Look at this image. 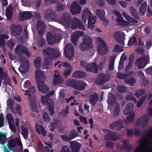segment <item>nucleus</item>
I'll return each instance as SVG.
<instances>
[{
  "mask_svg": "<svg viewBox=\"0 0 152 152\" xmlns=\"http://www.w3.org/2000/svg\"><path fill=\"white\" fill-rule=\"evenodd\" d=\"M43 53L48 56L44 57V62L46 65L49 64V61L51 60L59 57L61 54L60 52L57 51L55 49L49 47L43 50Z\"/></svg>",
  "mask_w": 152,
  "mask_h": 152,
  "instance_id": "1",
  "label": "nucleus"
},
{
  "mask_svg": "<svg viewBox=\"0 0 152 152\" xmlns=\"http://www.w3.org/2000/svg\"><path fill=\"white\" fill-rule=\"evenodd\" d=\"M66 84L67 86L79 91L84 90L86 86V84L85 82L75 80H68L66 82Z\"/></svg>",
  "mask_w": 152,
  "mask_h": 152,
  "instance_id": "2",
  "label": "nucleus"
},
{
  "mask_svg": "<svg viewBox=\"0 0 152 152\" xmlns=\"http://www.w3.org/2000/svg\"><path fill=\"white\" fill-rule=\"evenodd\" d=\"M93 47L92 39L87 36L84 37L82 42L79 45L80 50L82 51H88Z\"/></svg>",
  "mask_w": 152,
  "mask_h": 152,
  "instance_id": "3",
  "label": "nucleus"
},
{
  "mask_svg": "<svg viewBox=\"0 0 152 152\" xmlns=\"http://www.w3.org/2000/svg\"><path fill=\"white\" fill-rule=\"evenodd\" d=\"M110 77L108 75L101 73L96 79L95 83L98 85H102L110 80Z\"/></svg>",
  "mask_w": 152,
  "mask_h": 152,
  "instance_id": "4",
  "label": "nucleus"
},
{
  "mask_svg": "<svg viewBox=\"0 0 152 152\" xmlns=\"http://www.w3.org/2000/svg\"><path fill=\"white\" fill-rule=\"evenodd\" d=\"M72 18L69 13H64L59 20L60 23L67 27L70 26Z\"/></svg>",
  "mask_w": 152,
  "mask_h": 152,
  "instance_id": "5",
  "label": "nucleus"
},
{
  "mask_svg": "<svg viewBox=\"0 0 152 152\" xmlns=\"http://www.w3.org/2000/svg\"><path fill=\"white\" fill-rule=\"evenodd\" d=\"M15 50V53L19 56L23 54H25L28 57H29L30 56L29 51L27 48L21 44L17 45Z\"/></svg>",
  "mask_w": 152,
  "mask_h": 152,
  "instance_id": "6",
  "label": "nucleus"
},
{
  "mask_svg": "<svg viewBox=\"0 0 152 152\" xmlns=\"http://www.w3.org/2000/svg\"><path fill=\"white\" fill-rule=\"evenodd\" d=\"M99 41L100 42L98 45V52L101 55L106 54L108 51V48L104 40L100 37L98 38Z\"/></svg>",
  "mask_w": 152,
  "mask_h": 152,
  "instance_id": "7",
  "label": "nucleus"
},
{
  "mask_svg": "<svg viewBox=\"0 0 152 152\" xmlns=\"http://www.w3.org/2000/svg\"><path fill=\"white\" fill-rule=\"evenodd\" d=\"M65 56L70 60H72L74 55V48L72 45H67L64 50Z\"/></svg>",
  "mask_w": 152,
  "mask_h": 152,
  "instance_id": "8",
  "label": "nucleus"
},
{
  "mask_svg": "<svg viewBox=\"0 0 152 152\" xmlns=\"http://www.w3.org/2000/svg\"><path fill=\"white\" fill-rule=\"evenodd\" d=\"M71 28L74 29L78 28L83 31H85L86 30L81 21L77 17L74 18L72 22Z\"/></svg>",
  "mask_w": 152,
  "mask_h": 152,
  "instance_id": "9",
  "label": "nucleus"
},
{
  "mask_svg": "<svg viewBox=\"0 0 152 152\" xmlns=\"http://www.w3.org/2000/svg\"><path fill=\"white\" fill-rule=\"evenodd\" d=\"M56 12L53 10L47 9L44 13V17L47 20H52L55 19L56 17Z\"/></svg>",
  "mask_w": 152,
  "mask_h": 152,
  "instance_id": "10",
  "label": "nucleus"
},
{
  "mask_svg": "<svg viewBox=\"0 0 152 152\" xmlns=\"http://www.w3.org/2000/svg\"><path fill=\"white\" fill-rule=\"evenodd\" d=\"M10 30L12 35L14 36L20 35L22 32V28L20 25H12L11 26Z\"/></svg>",
  "mask_w": 152,
  "mask_h": 152,
  "instance_id": "11",
  "label": "nucleus"
},
{
  "mask_svg": "<svg viewBox=\"0 0 152 152\" xmlns=\"http://www.w3.org/2000/svg\"><path fill=\"white\" fill-rule=\"evenodd\" d=\"M96 12L97 16L103 22L105 26H107L108 24L109 20L104 17L105 15L104 10L102 9H97L96 11Z\"/></svg>",
  "mask_w": 152,
  "mask_h": 152,
  "instance_id": "12",
  "label": "nucleus"
},
{
  "mask_svg": "<svg viewBox=\"0 0 152 152\" xmlns=\"http://www.w3.org/2000/svg\"><path fill=\"white\" fill-rule=\"evenodd\" d=\"M70 11L72 14H80L81 11V8L77 2L74 1L71 5Z\"/></svg>",
  "mask_w": 152,
  "mask_h": 152,
  "instance_id": "13",
  "label": "nucleus"
},
{
  "mask_svg": "<svg viewBox=\"0 0 152 152\" xmlns=\"http://www.w3.org/2000/svg\"><path fill=\"white\" fill-rule=\"evenodd\" d=\"M84 34V32L82 31H78L73 32L71 37L72 42L76 46L77 44V42L78 39L80 37L83 36Z\"/></svg>",
  "mask_w": 152,
  "mask_h": 152,
  "instance_id": "14",
  "label": "nucleus"
},
{
  "mask_svg": "<svg viewBox=\"0 0 152 152\" xmlns=\"http://www.w3.org/2000/svg\"><path fill=\"white\" fill-rule=\"evenodd\" d=\"M125 34L124 32L120 33L118 31H115L114 34V37L115 40L119 44H123L124 45V41L125 39Z\"/></svg>",
  "mask_w": 152,
  "mask_h": 152,
  "instance_id": "15",
  "label": "nucleus"
},
{
  "mask_svg": "<svg viewBox=\"0 0 152 152\" xmlns=\"http://www.w3.org/2000/svg\"><path fill=\"white\" fill-rule=\"evenodd\" d=\"M123 123L121 120L119 119L113 122L109 126L110 128L115 130H118L123 128Z\"/></svg>",
  "mask_w": 152,
  "mask_h": 152,
  "instance_id": "16",
  "label": "nucleus"
},
{
  "mask_svg": "<svg viewBox=\"0 0 152 152\" xmlns=\"http://www.w3.org/2000/svg\"><path fill=\"white\" fill-rule=\"evenodd\" d=\"M45 27V25L42 21H38L37 22L36 28L39 35L42 36L44 34Z\"/></svg>",
  "mask_w": 152,
  "mask_h": 152,
  "instance_id": "17",
  "label": "nucleus"
},
{
  "mask_svg": "<svg viewBox=\"0 0 152 152\" xmlns=\"http://www.w3.org/2000/svg\"><path fill=\"white\" fill-rule=\"evenodd\" d=\"M56 35L53 34L50 32L47 33L46 35V39L48 44L50 45H53L56 42Z\"/></svg>",
  "mask_w": 152,
  "mask_h": 152,
  "instance_id": "18",
  "label": "nucleus"
},
{
  "mask_svg": "<svg viewBox=\"0 0 152 152\" xmlns=\"http://www.w3.org/2000/svg\"><path fill=\"white\" fill-rule=\"evenodd\" d=\"M149 120V117L147 115H144L139 119L136 125L141 126L142 127H144L146 125Z\"/></svg>",
  "mask_w": 152,
  "mask_h": 152,
  "instance_id": "19",
  "label": "nucleus"
},
{
  "mask_svg": "<svg viewBox=\"0 0 152 152\" xmlns=\"http://www.w3.org/2000/svg\"><path fill=\"white\" fill-rule=\"evenodd\" d=\"M87 71L97 74L98 72V67L96 63L94 62L88 64Z\"/></svg>",
  "mask_w": 152,
  "mask_h": 152,
  "instance_id": "20",
  "label": "nucleus"
},
{
  "mask_svg": "<svg viewBox=\"0 0 152 152\" xmlns=\"http://www.w3.org/2000/svg\"><path fill=\"white\" fill-rule=\"evenodd\" d=\"M99 98V95L96 92L90 95L89 97V102L93 107L95 106Z\"/></svg>",
  "mask_w": 152,
  "mask_h": 152,
  "instance_id": "21",
  "label": "nucleus"
},
{
  "mask_svg": "<svg viewBox=\"0 0 152 152\" xmlns=\"http://www.w3.org/2000/svg\"><path fill=\"white\" fill-rule=\"evenodd\" d=\"M70 148L72 152H79L81 147V144L75 141H71L70 142Z\"/></svg>",
  "mask_w": 152,
  "mask_h": 152,
  "instance_id": "22",
  "label": "nucleus"
},
{
  "mask_svg": "<svg viewBox=\"0 0 152 152\" xmlns=\"http://www.w3.org/2000/svg\"><path fill=\"white\" fill-rule=\"evenodd\" d=\"M35 77L37 83H43V80L44 78V73L39 70H36Z\"/></svg>",
  "mask_w": 152,
  "mask_h": 152,
  "instance_id": "23",
  "label": "nucleus"
},
{
  "mask_svg": "<svg viewBox=\"0 0 152 152\" xmlns=\"http://www.w3.org/2000/svg\"><path fill=\"white\" fill-rule=\"evenodd\" d=\"M32 13V12L28 11L21 12L20 14V15L21 18V20H22L31 18L33 16Z\"/></svg>",
  "mask_w": 152,
  "mask_h": 152,
  "instance_id": "24",
  "label": "nucleus"
},
{
  "mask_svg": "<svg viewBox=\"0 0 152 152\" xmlns=\"http://www.w3.org/2000/svg\"><path fill=\"white\" fill-rule=\"evenodd\" d=\"M41 83H37L38 88L39 91L45 94H46L49 91V89L47 86L45 84L44 82L43 83L40 84Z\"/></svg>",
  "mask_w": 152,
  "mask_h": 152,
  "instance_id": "25",
  "label": "nucleus"
},
{
  "mask_svg": "<svg viewBox=\"0 0 152 152\" xmlns=\"http://www.w3.org/2000/svg\"><path fill=\"white\" fill-rule=\"evenodd\" d=\"M126 109L123 111L124 114L125 115H128L132 112L134 108L133 104L131 102H129L126 105Z\"/></svg>",
  "mask_w": 152,
  "mask_h": 152,
  "instance_id": "26",
  "label": "nucleus"
},
{
  "mask_svg": "<svg viewBox=\"0 0 152 152\" xmlns=\"http://www.w3.org/2000/svg\"><path fill=\"white\" fill-rule=\"evenodd\" d=\"M35 128L36 131L39 134H40L41 133L43 136L46 135L47 132L42 125L36 124Z\"/></svg>",
  "mask_w": 152,
  "mask_h": 152,
  "instance_id": "27",
  "label": "nucleus"
},
{
  "mask_svg": "<svg viewBox=\"0 0 152 152\" xmlns=\"http://www.w3.org/2000/svg\"><path fill=\"white\" fill-rule=\"evenodd\" d=\"M5 14L8 20H11L12 18L13 11L12 5H9L6 8Z\"/></svg>",
  "mask_w": 152,
  "mask_h": 152,
  "instance_id": "28",
  "label": "nucleus"
},
{
  "mask_svg": "<svg viewBox=\"0 0 152 152\" xmlns=\"http://www.w3.org/2000/svg\"><path fill=\"white\" fill-rule=\"evenodd\" d=\"M88 20V28L91 29H93L94 28V25L95 24L96 20V17L94 16L91 18V17H89Z\"/></svg>",
  "mask_w": 152,
  "mask_h": 152,
  "instance_id": "29",
  "label": "nucleus"
},
{
  "mask_svg": "<svg viewBox=\"0 0 152 152\" xmlns=\"http://www.w3.org/2000/svg\"><path fill=\"white\" fill-rule=\"evenodd\" d=\"M54 78L53 81L54 85H56L58 84H61L63 82L64 79L60 76L59 74H54Z\"/></svg>",
  "mask_w": 152,
  "mask_h": 152,
  "instance_id": "30",
  "label": "nucleus"
},
{
  "mask_svg": "<svg viewBox=\"0 0 152 152\" xmlns=\"http://www.w3.org/2000/svg\"><path fill=\"white\" fill-rule=\"evenodd\" d=\"M18 141L14 139H12L8 140L7 145L9 150H12L13 148H14L18 144Z\"/></svg>",
  "mask_w": 152,
  "mask_h": 152,
  "instance_id": "31",
  "label": "nucleus"
},
{
  "mask_svg": "<svg viewBox=\"0 0 152 152\" xmlns=\"http://www.w3.org/2000/svg\"><path fill=\"white\" fill-rule=\"evenodd\" d=\"M87 76L86 72L80 70L75 72L73 74V77L77 78H82L85 77Z\"/></svg>",
  "mask_w": 152,
  "mask_h": 152,
  "instance_id": "32",
  "label": "nucleus"
},
{
  "mask_svg": "<svg viewBox=\"0 0 152 152\" xmlns=\"http://www.w3.org/2000/svg\"><path fill=\"white\" fill-rule=\"evenodd\" d=\"M116 133L110 132L106 134L105 136V139L107 140H115L116 139Z\"/></svg>",
  "mask_w": 152,
  "mask_h": 152,
  "instance_id": "33",
  "label": "nucleus"
},
{
  "mask_svg": "<svg viewBox=\"0 0 152 152\" xmlns=\"http://www.w3.org/2000/svg\"><path fill=\"white\" fill-rule=\"evenodd\" d=\"M123 148L122 149H126L128 151H130L132 149V146L129 144V141L128 140H123Z\"/></svg>",
  "mask_w": 152,
  "mask_h": 152,
  "instance_id": "34",
  "label": "nucleus"
},
{
  "mask_svg": "<svg viewBox=\"0 0 152 152\" xmlns=\"http://www.w3.org/2000/svg\"><path fill=\"white\" fill-rule=\"evenodd\" d=\"M143 57H141L137 59L135 64L137 66L138 68L140 69L144 68L146 66V64H143Z\"/></svg>",
  "mask_w": 152,
  "mask_h": 152,
  "instance_id": "35",
  "label": "nucleus"
},
{
  "mask_svg": "<svg viewBox=\"0 0 152 152\" xmlns=\"http://www.w3.org/2000/svg\"><path fill=\"white\" fill-rule=\"evenodd\" d=\"M132 75H127L126 80H124V82L125 83H128L132 86H133L135 83L136 81L135 79L130 77Z\"/></svg>",
  "mask_w": 152,
  "mask_h": 152,
  "instance_id": "36",
  "label": "nucleus"
},
{
  "mask_svg": "<svg viewBox=\"0 0 152 152\" xmlns=\"http://www.w3.org/2000/svg\"><path fill=\"white\" fill-rule=\"evenodd\" d=\"M147 2H144L139 8V14L142 16L144 15L146 10Z\"/></svg>",
  "mask_w": 152,
  "mask_h": 152,
  "instance_id": "37",
  "label": "nucleus"
},
{
  "mask_svg": "<svg viewBox=\"0 0 152 152\" xmlns=\"http://www.w3.org/2000/svg\"><path fill=\"white\" fill-rule=\"evenodd\" d=\"M133 71H131L129 73L125 74L122 73L118 72L117 73L116 76L119 79H124V80H125L127 76V75H133Z\"/></svg>",
  "mask_w": 152,
  "mask_h": 152,
  "instance_id": "38",
  "label": "nucleus"
},
{
  "mask_svg": "<svg viewBox=\"0 0 152 152\" xmlns=\"http://www.w3.org/2000/svg\"><path fill=\"white\" fill-rule=\"evenodd\" d=\"M116 101L115 96L113 94H111L109 96H108V99L107 100V103L110 105H113Z\"/></svg>",
  "mask_w": 152,
  "mask_h": 152,
  "instance_id": "39",
  "label": "nucleus"
},
{
  "mask_svg": "<svg viewBox=\"0 0 152 152\" xmlns=\"http://www.w3.org/2000/svg\"><path fill=\"white\" fill-rule=\"evenodd\" d=\"M58 124V121L56 120H54L53 122L50 123L48 126L51 132L53 131L57 126Z\"/></svg>",
  "mask_w": 152,
  "mask_h": 152,
  "instance_id": "40",
  "label": "nucleus"
},
{
  "mask_svg": "<svg viewBox=\"0 0 152 152\" xmlns=\"http://www.w3.org/2000/svg\"><path fill=\"white\" fill-rule=\"evenodd\" d=\"M21 134L23 135V138L25 139H26L28 137V131L26 128L23 126L21 127Z\"/></svg>",
  "mask_w": 152,
  "mask_h": 152,
  "instance_id": "41",
  "label": "nucleus"
},
{
  "mask_svg": "<svg viewBox=\"0 0 152 152\" xmlns=\"http://www.w3.org/2000/svg\"><path fill=\"white\" fill-rule=\"evenodd\" d=\"M115 57L110 56L109 60V64L108 65V69L110 70H113L114 66V64L115 60Z\"/></svg>",
  "mask_w": 152,
  "mask_h": 152,
  "instance_id": "42",
  "label": "nucleus"
},
{
  "mask_svg": "<svg viewBox=\"0 0 152 152\" xmlns=\"http://www.w3.org/2000/svg\"><path fill=\"white\" fill-rule=\"evenodd\" d=\"M130 12L132 15L137 19H139V17L136 10L133 7H131L130 8Z\"/></svg>",
  "mask_w": 152,
  "mask_h": 152,
  "instance_id": "43",
  "label": "nucleus"
},
{
  "mask_svg": "<svg viewBox=\"0 0 152 152\" xmlns=\"http://www.w3.org/2000/svg\"><path fill=\"white\" fill-rule=\"evenodd\" d=\"M42 59L39 57H37L34 60V64L35 66L37 69L39 68L41 66V61Z\"/></svg>",
  "mask_w": 152,
  "mask_h": 152,
  "instance_id": "44",
  "label": "nucleus"
},
{
  "mask_svg": "<svg viewBox=\"0 0 152 152\" xmlns=\"http://www.w3.org/2000/svg\"><path fill=\"white\" fill-rule=\"evenodd\" d=\"M6 134L5 133L0 132V144L4 145L6 142L5 141L6 139Z\"/></svg>",
  "mask_w": 152,
  "mask_h": 152,
  "instance_id": "45",
  "label": "nucleus"
},
{
  "mask_svg": "<svg viewBox=\"0 0 152 152\" xmlns=\"http://www.w3.org/2000/svg\"><path fill=\"white\" fill-rule=\"evenodd\" d=\"M117 90L118 92L121 93H126L127 91V87L122 85H119L117 86Z\"/></svg>",
  "mask_w": 152,
  "mask_h": 152,
  "instance_id": "46",
  "label": "nucleus"
},
{
  "mask_svg": "<svg viewBox=\"0 0 152 152\" xmlns=\"http://www.w3.org/2000/svg\"><path fill=\"white\" fill-rule=\"evenodd\" d=\"M82 15L83 16L87 17L88 18L89 17H91L92 13L89 9L88 8L86 7L83 10Z\"/></svg>",
  "mask_w": 152,
  "mask_h": 152,
  "instance_id": "47",
  "label": "nucleus"
},
{
  "mask_svg": "<svg viewBox=\"0 0 152 152\" xmlns=\"http://www.w3.org/2000/svg\"><path fill=\"white\" fill-rule=\"evenodd\" d=\"M145 91L143 89L136 90L135 91V96L137 98H139L141 95L144 94Z\"/></svg>",
  "mask_w": 152,
  "mask_h": 152,
  "instance_id": "48",
  "label": "nucleus"
},
{
  "mask_svg": "<svg viewBox=\"0 0 152 152\" xmlns=\"http://www.w3.org/2000/svg\"><path fill=\"white\" fill-rule=\"evenodd\" d=\"M137 43V38L135 37H133L130 38L127 44L128 46H131Z\"/></svg>",
  "mask_w": 152,
  "mask_h": 152,
  "instance_id": "49",
  "label": "nucleus"
},
{
  "mask_svg": "<svg viewBox=\"0 0 152 152\" xmlns=\"http://www.w3.org/2000/svg\"><path fill=\"white\" fill-rule=\"evenodd\" d=\"M46 43L45 39H43L42 37H40V39L38 42L37 45L38 47H42Z\"/></svg>",
  "mask_w": 152,
  "mask_h": 152,
  "instance_id": "50",
  "label": "nucleus"
},
{
  "mask_svg": "<svg viewBox=\"0 0 152 152\" xmlns=\"http://www.w3.org/2000/svg\"><path fill=\"white\" fill-rule=\"evenodd\" d=\"M48 108L49 111V114L51 116L53 115L54 113L53 105L49 103L48 104Z\"/></svg>",
  "mask_w": 152,
  "mask_h": 152,
  "instance_id": "51",
  "label": "nucleus"
},
{
  "mask_svg": "<svg viewBox=\"0 0 152 152\" xmlns=\"http://www.w3.org/2000/svg\"><path fill=\"white\" fill-rule=\"evenodd\" d=\"M120 106L118 104H116L114 111V114L115 116H117L118 115L120 111Z\"/></svg>",
  "mask_w": 152,
  "mask_h": 152,
  "instance_id": "52",
  "label": "nucleus"
},
{
  "mask_svg": "<svg viewBox=\"0 0 152 152\" xmlns=\"http://www.w3.org/2000/svg\"><path fill=\"white\" fill-rule=\"evenodd\" d=\"M49 97L47 95L45 96H42L41 98L42 102L44 104L46 105L48 104Z\"/></svg>",
  "mask_w": 152,
  "mask_h": 152,
  "instance_id": "53",
  "label": "nucleus"
},
{
  "mask_svg": "<svg viewBox=\"0 0 152 152\" xmlns=\"http://www.w3.org/2000/svg\"><path fill=\"white\" fill-rule=\"evenodd\" d=\"M31 105V107L32 110V111L35 112L36 113H38L39 112L38 110H37V106L36 105L35 102H31L30 103Z\"/></svg>",
  "mask_w": 152,
  "mask_h": 152,
  "instance_id": "54",
  "label": "nucleus"
},
{
  "mask_svg": "<svg viewBox=\"0 0 152 152\" xmlns=\"http://www.w3.org/2000/svg\"><path fill=\"white\" fill-rule=\"evenodd\" d=\"M42 118L43 120L45 122H49L50 120L48 114L46 112H44L42 116Z\"/></svg>",
  "mask_w": 152,
  "mask_h": 152,
  "instance_id": "55",
  "label": "nucleus"
},
{
  "mask_svg": "<svg viewBox=\"0 0 152 152\" xmlns=\"http://www.w3.org/2000/svg\"><path fill=\"white\" fill-rule=\"evenodd\" d=\"M7 45L10 49H12L15 45V42L13 39H10L7 42Z\"/></svg>",
  "mask_w": 152,
  "mask_h": 152,
  "instance_id": "56",
  "label": "nucleus"
},
{
  "mask_svg": "<svg viewBox=\"0 0 152 152\" xmlns=\"http://www.w3.org/2000/svg\"><path fill=\"white\" fill-rule=\"evenodd\" d=\"M62 147L60 152H70V148L67 145H65Z\"/></svg>",
  "mask_w": 152,
  "mask_h": 152,
  "instance_id": "57",
  "label": "nucleus"
},
{
  "mask_svg": "<svg viewBox=\"0 0 152 152\" xmlns=\"http://www.w3.org/2000/svg\"><path fill=\"white\" fill-rule=\"evenodd\" d=\"M71 66L68 67L67 69H66L64 73V75L65 76L69 75L71 72Z\"/></svg>",
  "mask_w": 152,
  "mask_h": 152,
  "instance_id": "58",
  "label": "nucleus"
},
{
  "mask_svg": "<svg viewBox=\"0 0 152 152\" xmlns=\"http://www.w3.org/2000/svg\"><path fill=\"white\" fill-rule=\"evenodd\" d=\"M116 20L118 22L120 23H127V22L125 20H123V18L122 15H121L120 16L117 17V18L116 19Z\"/></svg>",
  "mask_w": 152,
  "mask_h": 152,
  "instance_id": "59",
  "label": "nucleus"
},
{
  "mask_svg": "<svg viewBox=\"0 0 152 152\" xmlns=\"http://www.w3.org/2000/svg\"><path fill=\"white\" fill-rule=\"evenodd\" d=\"M56 7L58 11H62L65 8L64 6L62 4L60 3L58 4Z\"/></svg>",
  "mask_w": 152,
  "mask_h": 152,
  "instance_id": "60",
  "label": "nucleus"
},
{
  "mask_svg": "<svg viewBox=\"0 0 152 152\" xmlns=\"http://www.w3.org/2000/svg\"><path fill=\"white\" fill-rule=\"evenodd\" d=\"M134 113H133L127 116L126 117V119L129 122H131L134 120Z\"/></svg>",
  "mask_w": 152,
  "mask_h": 152,
  "instance_id": "61",
  "label": "nucleus"
},
{
  "mask_svg": "<svg viewBox=\"0 0 152 152\" xmlns=\"http://www.w3.org/2000/svg\"><path fill=\"white\" fill-rule=\"evenodd\" d=\"M4 126V117L3 115L0 114V128Z\"/></svg>",
  "mask_w": 152,
  "mask_h": 152,
  "instance_id": "62",
  "label": "nucleus"
},
{
  "mask_svg": "<svg viewBox=\"0 0 152 152\" xmlns=\"http://www.w3.org/2000/svg\"><path fill=\"white\" fill-rule=\"evenodd\" d=\"M129 63L133 64L134 60V54L133 53L130 54L129 56Z\"/></svg>",
  "mask_w": 152,
  "mask_h": 152,
  "instance_id": "63",
  "label": "nucleus"
},
{
  "mask_svg": "<svg viewBox=\"0 0 152 152\" xmlns=\"http://www.w3.org/2000/svg\"><path fill=\"white\" fill-rule=\"evenodd\" d=\"M79 118L81 122L83 123V122L85 124H87V121L86 117H84L81 115H80L79 116Z\"/></svg>",
  "mask_w": 152,
  "mask_h": 152,
  "instance_id": "64",
  "label": "nucleus"
}]
</instances>
